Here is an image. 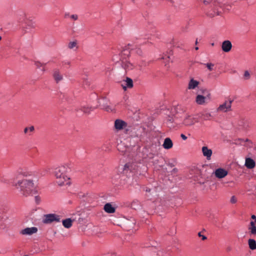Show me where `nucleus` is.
Masks as SVG:
<instances>
[{
	"label": "nucleus",
	"mask_w": 256,
	"mask_h": 256,
	"mask_svg": "<svg viewBox=\"0 0 256 256\" xmlns=\"http://www.w3.org/2000/svg\"><path fill=\"white\" fill-rule=\"evenodd\" d=\"M31 174V172L26 170H18L12 182V185L26 196L33 194L36 192L33 181L27 178Z\"/></svg>",
	"instance_id": "f257e3e1"
},
{
	"label": "nucleus",
	"mask_w": 256,
	"mask_h": 256,
	"mask_svg": "<svg viewBox=\"0 0 256 256\" xmlns=\"http://www.w3.org/2000/svg\"><path fill=\"white\" fill-rule=\"evenodd\" d=\"M130 47L131 45L128 44L119 54H114L113 56L112 60L116 64L121 66L122 68L124 70V74L126 72L134 69L136 66H141V64L138 62H130L128 58L130 54Z\"/></svg>",
	"instance_id": "f03ea898"
},
{
	"label": "nucleus",
	"mask_w": 256,
	"mask_h": 256,
	"mask_svg": "<svg viewBox=\"0 0 256 256\" xmlns=\"http://www.w3.org/2000/svg\"><path fill=\"white\" fill-rule=\"evenodd\" d=\"M70 170V168L68 164L60 166L54 169V174L58 185L63 186L70 184V178L68 175Z\"/></svg>",
	"instance_id": "7ed1b4c3"
},
{
	"label": "nucleus",
	"mask_w": 256,
	"mask_h": 256,
	"mask_svg": "<svg viewBox=\"0 0 256 256\" xmlns=\"http://www.w3.org/2000/svg\"><path fill=\"white\" fill-rule=\"evenodd\" d=\"M203 2L206 5L211 3L214 6V15H220L224 9L228 10L224 0H204Z\"/></svg>",
	"instance_id": "20e7f679"
},
{
	"label": "nucleus",
	"mask_w": 256,
	"mask_h": 256,
	"mask_svg": "<svg viewBox=\"0 0 256 256\" xmlns=\"http://www.w3.org/2000/svg\"><path fill=\"white\" fill-rule=\"evenodd\" d=\"M141 166H143L140 163L128 162L126 164L124 167V171L127 172L128 170L134 174L138 173V169L140 168Z\"/></svg>",
	"instance_id": "39448f33"
},
{
	"label": "nucleus",
	"mask_w": 256,
	"mask_h": 256,
	"mask_svg": "<svg viewBox=\"0 0 256 256\" xmlns=\"http://www.w3.org/2000/svg\"><path fill=\"white\" fill-rule=\"evenodd\" d=\"M60 216L55 214H44L42 218V222L46 224H51L52 222H60Z\"/></svg>",
	"instance_id": "423d86ee"
},
{
	"label": "nucleus",
	"mask_w": 256,
	"mask_h": 256,
	"mask_svg": "<svg viewBox=\"0 0 256 256\" xmlns=\"http://www.w3.org/2000/svg\"><path fill=\"white\" fill-rule=\"evenodd\" d=\"M198 122L197 114L186 115L183 120V124L186 126H190Z\"/></svg>",
	"instance_id": "0eeeda50"
},
{
	"label": "nucleus",
	"mask_w": 256,
	"mask_h": 256,
	"mask_svg": "<svg viewBox=\"0 0 256 256\" xmlns=\"http://www.w3.org/2000/svg\"><path fill=\"white\" fill-rule=\"evenodd\" d=\"M232 100H228L224 102V103L220 105L217 108L218 112H226L231 110L232 104Z\"/></svg>",
	"instance_id": "6e6552de"
},
{
	"label": "nucleus",
	"mask_w": 256,
	"mask_h": 256,
	"mask_svg": "<svg viewBox=\"0 0 256 256\" xmlns=\"http://www.w3.org/2000/svg\"><path fill=\"white\" fill-rule=\"evenodd\" d=\"M127 127V123L124 120L117 119L114 122V130L116 132L122 130Z\"/></svg>",
	"instance_id": "1a4fd4ad"
},
{
	"label": "nucleus",
	"mask_w": 256,
	"mask_h": 256,
	"mask_svg": "<svg viewBox=\"0 0 256 256\" xmlns=\"http://www.w3.org/2000/svg\"><path fill=\"white\" fill-rule=\"evenodd\" d=\"M210 94H208L206 96H204L200 94H198L196 98V102L200 105L204 104L206 102V100H210Z\"/></svg>",
	"instance_id": "9d476101"
},
{
	"label": "nucleus",
	"mask_w": 256,
	"mask_h": 256,
	"mask_svg": "<svg viewBox=\"0 0 256 256\" xmlns=\"http://www.w3.org/2000/svg\"><path fill=\"white\" fill-rule=\"evenodd\" d=\"M215 176L218 178H222L228 174V172L222 168H218L215 170L214 172Z\"/></svg>",
	"instance_id": "9b49d317"
},
{
	"label": "nucleus",
	"mask_w": 256,
	"mask_h": 256,
	"mask_svg": "<svg viewBox=\"0 0 256 256\" xmlns=\"http://www.w3.org/2000/svg\"><path fill=\"white\" fill-rule=\"evenodd\" d=\"M38 232L36 227L26 228L20 230V234L24 236H30Z\"/></svg>",
	"instance_id": "f8f14e48"
},
{
	"label": "nucleus",
	"mask_w": 256,
	"mask_h": 256,
	"mask_svg": "<svg viewBox=\"0 0 256 256\" xmlns=\"http://www.w3.org/2000/svg\"><path fill=\"white\" fill-rule=\"evenodd\" d=\"M133 86V81L132 79L128 77H126V80H124V84H122V86L125 90L127 88H132Z\"/></svg>",
	"instance_id": "ddd939ff"
},
{
	"label": "nucleus",
	"mask_w": 256,
	"mask_h": 256,
	"mask_svg": "<svg viewBox=\"0 0 256 256\" xmlns=\"http://www.w3.org/2000/svg\"><path fill=\"white\" fill-rule=\"evenodd\" d=\"M232 48V44L231 42L228 40H224L222 42V50L225 52H229Z\"/></svg>",
	"instance_id": "4468645a"
},
{
	"label": "nucleus",
	"mask_w": 256,
	"mask_h": 256,
	"mask_svg": "<svg viewBox=\"0 0 256 256\" xmlns=\"http://www.w3.org/2000/svg\"><path fill=\"white\" fill-rule=\"evenodd\" d=\"M200 84V82L194 78L190 79L188 85V89L190 90L196 89Z\"/></svg>",
	"instance_id": "2eb2a0df"
},
{
	"label": "nucleus",
	"mask_w": 256,
	"mask_h": 256,
	"mask_svg": "<svg viewBox=\"0 0 256 256\" xmlns=\"http://www.w3.org/2000/svg\"><path fill=\"white\" fill-rule=\"evenodd\" d=\"M202 150L203 155L206 158V159L208 160H210L212 153V150L209 149L206 146H204L202 148Z\"/></svg>",
	"instance_id": "dca6fc26"
},
{
	"label": "nucleus",
	"mask_w": 256,
	"mask_h": 256,
	"mask_svg": "<svg viewBox=\"0 0 256 256\" xmlns=\"http://www.w3.org/2000/svg\"><path fill=\"white\" fill-rule=\"evenodd\" d=\"M162 146L166 150H169L173 146V142L171 139L169 138H166L164 140Z\"/></svg>",
	"instance_id": "f3484780"
},
{
	"label": "nucleus",
	"mask_w": 256,
	"mask_h": 256,
	"mask_svg": "<svg viewBox=\"0 0 256 256\" xmlns=\"http://www.w3.org/2000/svg\"><path fill=\"white\" fill-rule=\"evenodd\" d=\"M244 165L247 168L252 169L254 168L256 163L254 160L248 158H246Z\"/></svg>",
	"instance_id": "a211bd4d"
},
{
	"label": "nucleus",
	"mask_w": 256,
	"mask_h": 256,
	"mask_svg": "<svg viewBox=\"0 0 256 256\" xmlns=\"http://www.w3.org/2000/svg\"><path fill=\"white\" fill-rule=\"evenodd\" d=\"M178 122L176 118L172 116H168V124L170 127H174L175 124H178Z\"/></svg>",
	"instance_id": "6ab92c4d"
},
{
	"label": "nucleus",
	"mask_w": 256,
	"mask_h": 256,
	"mask_svg": "<svg viewBox=\"0 0 256 256\" xmlns=\"http://www.w3.org/2000/svg\"><path fill=\"white\" fill-rule=\"evenodd\" d=\"M53 76L56 82H58L62 80V76L60 74L58 70H55L54 71Z\"/></svg>",
	"instance_id": "aec40b11"
},
{
	"label": "nucleus",
	"mask_w": 256,
	"mask_h": 256,
	"mask_svg": "<svg viewBox=\"0 0 256 256\" xmlns=\"http://www.w3.org/2000/svg\"><path fill=\"white\" fill-rule=\"evenodd\" d=\"M249 232L251 236L256 235V225L253 222V221L250 222V226L248 228Z\"/></svg>",
	"instance_id": "412c9836"
},
{
	"label": "nucleus",
	"mask_w": 256,
	"mask_h": 256,
	"mask_svg": "<svg viewBox=\"0 0 256 256\" xmlns=\"http://www.w3.org/2000/svg\"><path fill=\"white\" fill-rule=\"evenodd\" d=\"M104 210L108 213L112 214L115 212V208L110 203L106 204L104 206Z\"/></svg>",
	"instance_id": "4be33fe9"
},
{
	"label": "nucleus",
	"mask_w": 256,
	"mask_h": 256,
	"mask_svg": "<svg viewBox=\"0 0 256 256\" xmlns=\"http://www.w3.org/2000/svg\"><path fill=\"white\" fill-rule=\"evenodd\" d=\"M68 48L70 50H76L78 48V44L77 40H73L70 42L68 44Z\"/></svg>",
	"instance_id": "5701e85b"
},
{
	"label": "nucleus",
	"mask_w": 256,
	"mask_h": 256,
	"mask_svg": "<svg viewBox=\"0 0 256 256\" xmlns=\"http://www.w3.org/2000/svg\"><path fill=\"white\" fill-rule=\"evenodd\" d=\"M72 221L73 220L71 218H68L62 220V224L64 228H69L72 226Z\"/></svg>",
	"instance_id": "b1692460"
},
{
	"label": "nucleus",
	"mask_w": 256,
	"mask_h": 256,
	"mask_svg": "<svg viewBox=\"0 0 256 256\" xmlns=\"http://www.w3.org/2000/svg\"><path fill=\"white\" fill-rule=\"evenodd\" d=\"M248 245L251 250H256V241L253 238H250L248 240Z\"/></svg>",
	"instance_id": "393cba45"
},
{
	"label": "nucleus",
	"mask_w": 256,
	"mask_h": 256,
	"mask_svg": "<svg viewBox=\"0 0 256 256\" xmlns=\"http://www.w3.org/2000/svg\"><path fill=\"white\" fill-rule=\"evenodd\" d=\"M34 64L35 66L38 68H40L41 67L46 64L42 63L39 61H35Z\"/></svg>",
	"instance_id": "a878e982"
},
{
	"label": "nucleus",
	"mask_w": 256,
	"mask_h": 256,
	"mask_svg": "<svg viewBox=\"0 0 256 256\" xmlns=\"http://www.w3.org/2000/svg\"><path fill=\"white\" fill-rule=\"evenodd\" d=\"M207 68L209 70L212 71L213 70V67L214 66V64L212 63H207L204 64Z\"/></svg>",
	"instance_id": "bb28decb"
},
{
	"label": "nucleus",
	"mask_w": 256,
	"mask_h": 256,
	"mask_svg": "<svg viewBox=\"0 0 256 256\" xmlns=\"http://www.w3.org/2000/svg\"><path fill=\"white\" fill-rule=\"evenodd\" d=\"M62 66H70V62L69 60H64L62 62Z\"/></svg>",
	"instance_id": "cd10ccee"
},
{
	"label": "nucleus",
	"mask_w": 256,
	"mask_h": 256,
	"mask_svg": "<svg viewBox=\"0 0 256 256\" xmlns=\"http://www.w3.org/2000/svg\"><path fill=\"white\" fill-rule=\"evenodd\" d=\"M92 108H86V107H84L82 108V110L84 112V113H86V114H88L92 110Z\"/></svg>",
	"instance_id": "c85d7f7f"
},
{
	"label": "nucleus",
	"mask_w": 256,
	"mask_h": 256,
	"mask_svg": "<svg viewBox=\"0 0 256 256\" xmlns=\"http://www.w3.org/2000/svg\"><path fill=\"white\" fill-rule=\"evenodd\" d=\"M244 76L246 80H248L250 78V74L248 70L244 72Z\"/></svg>",
	"instance_id": "c756f323"
},
{
	"label": "nucleus",
	"mask_w": 256,
	"mask_h": 256,
	"mask_svg": "<svg viewBox=\"0 0 256 256\" xmlns=\"http://www.w3.org/2000/svg\"><path fill=\"white\" fill-rule=\"evenodd\" d=\"M70 18L72 20H77L78 18V14H74L70 16Z\"/></svg>",
	"instance_id": "7c9ffc66"
},
{
	"label": "nucleus",
	"mask_w": 256,
	"mask_h": 256,
	"mask_svg": "<svg viewBox=\"0 0 256 256\" xmlns=\"http://www.w3.org/2000/svg\"><path fill=\"white\" fill-rule=\"evenodd\" d=\"M34 200H35L37 204H38L40 203L41 199H40V198L38 196H34Z\"/></svg>",
	"instance_id": "2f4dec72"
},
{
	"label": "nucleus",
	"mask_w": 256,
	"mask_h": 256,
	"mask_svg": "<svg viewBox=\"0 0 256 256\" xmlns=\"http://www.w3.org/2000/svg\"><path fill=\"white\" fill-rule=\"evenodd\" d=\"M104 108L108 112H112V108L109 106H104Z\"/></svg>",
	"instance_id": "473e14b6"
},
{
	"label": "nucleus",
	"mask_w": 256,
	"mask_h": 256,
	"mask_svg": "<svg viewBox=\"0 0 256 256\" xmlns=\"http://www.w3.org/2000/svg\"><path fill=\"white\" fill-rule=\"evenodd\" d=\"M230 202L232 204H234L236 202V199L234 196H232L230 200Z\"/></svg>",
	"instance_id": "72a5a7b5"
},
{
	"label": "nucleus",
	"mask_w": 256,
	"mask_h": 256,
	"mask_svg": "<svg viewBox=\"0 0 256 256\" xmlns=\"http://www.w3.org/2000/svg\"><path fill=\"white\" fill-rule=\"evenodd\" d=\"M198 236L199 237H201L202 240H205L206 239V237L205 236L202 234L200 232L198 233Z\"/></svg>",
	"instance_id": "f704fd0d"
},
{
	"label": "nucleus",
	"mask_w": 256,
	"mask_h": 256,
	"mask_svg": "<svg viewBox=\"0 0 256 256\" xmlns=\"http://www.w3.org/2000/svg\"><path fill=\"white\" fill-rule=\"evenodd\" d=\"M180 137L183 140H186L187 139V136H186L184 134H180Z\"/></svg>",
	"instance_id": "c9c22d12"
},
{
	"label": "nucleus",
	"mask_w": 256,
	"mask_h": 256,
	"mask_svg": "<svg viewBox=\"0 0 256 256\" xmlns=\"http://www.w3.org/2000/svg\"><path fill=\"white\" fill-rule=\"evenodd\" d=\"M34 28V26H33L32 24H28L26 27V28L30 29L31 28Z\"/></svg>",
	"instance_id": "e433bc0d"
},
{
	"label": "nucleus",
	"mask_w": 256,
	"mask_h": 256,
	"mask_svg": "<svg viewBox=\"0 0 256 256\" xmlns=\"http://www.w3.org/2000/svg\"><path fill=\"white\" fill-rule=\"evenodd\" d=\"M64 16L65 18L70 17V14L68 12H65Z\"/></svg>",
	"instance_id": "4c0bfd02"
},
{
	"label": "nucleus",
	"mask_w": 256,
	"mask_h": 256,
	"mask_svg": "<svg viewBox=\"0 0 256 256\" xmlns=\"http://www.w3.org/2000/svg\"><path fill=\"white\" fill-rule=\"evenodd\" d=\"M34 130V127L33 126H32L28 128V131L33 132Z\"/></svg>",
	"instance_id": "58836bf2"
},
{
	"label": "nucleus",
	"mask_w": 256,
	"mask_h": 256,
	"mask_svg": "<svg viewBox=\"0 0 256 256\" xmlns=\"http://www.w3.org/2000/svg\"><path fill=\"white\" fill-rule=\"evenodd\" d=\"M152 190V189H150V188H148L147 187L146 188V190H145L146 192H150Z\"/></svg>",
	"instance_id": "ea45409f"
},
{
	"label": "nucleus",
	"mask_w": 256,
	"mask_h": 256,
	"mask_svg": "<svg viewBox=\"0 0 256 256\" xmlns=\"http://www.w3.org/2000/svg\"><path fill=\"white\" fill-rule=\"evenodd\" d=\"M28 131V128L26 127L24 129V134H26Z\"/></svg>",
	"instance_id": "a19ab883"
},
{
	"label": "nucleus",
	"mask_w": 256,
	"mask_h": 256,
	"mask_svg": "<svg viewBox=\"0 0 256 256\" xmlns=\"http://www.w3.org/2000/svg\"><path fill=\"white\" fill-rule=\"evenodd\" d=\"M251 218L252 219V220H256V216L254 214H252V216H251Z\"/></svg>",
	"instance_id": "79ce46f5"
},
{
	"label": "nucleus",
	"mask_w": 256,
	"mask_h": 256,
	"mask_svg": "<svg viewBox=\"0 0 256 256\" xmlns=\"http://www.w3.org/2000/svg\"><path fill=\"white\" fill-rule=\"evenodd\" d=\"M210 116V114H206V117H208V116Z\"/></svg>",
	"instance_id": "37998d69"
},
{
	"label": "nucleus",
	"mask_w": 256,
	"mask_h": 256,
	"mask_svg": "<svg viewBox=\"0 0 256 256\" xmlns=\"http://www.w3.org/2000/svg\"><path fill=\"white\" fill-rule=\"evenodd\" d=\"M42 72H45V69H44V68H43L42 69Z\"/></svg>",
	"instance_id": "c03bdc74"
},
{
	"label": "nucleus",
	"mask_w": 256,
	"mask_h": 256,
	"mask_svg": "<svg viewBox=\"0 0 256 256\" xmlns=\"http://www.w3.org/2000/svg\"><path fill=\"white\" fill-rule=\"evenodd\" d=\"M166 58H168V60L170 59V56H168Z\"/></svg>",
	"instance_id": "a18cd8bd"
},
{
	"label": "nucleus",
	"mask_w": 256,
	"mask_h": 256,
	"mask_svg": "<svg viewBox=\"0 0 256 256\" xmlns=\"http://www.w3.org/2000/svg\"><path fill=\"white\" fill-rule=\"evenodd\" d=\"M253 222L254 224L255 225H256V220L253 221Z\"/></svg>",
	"instance_id": "49530a36"
},
{
	"label": "nucleus",
	"mask_w": 256,
	"mask_h": 256,
	"mask_svg": "<svg viewBox=\"0 0 256 256\" xmlns=\"http://www.w3.org/2000/svg\"><path fill=\"white\" fill-rule=\"evenodd\" d=\"M198 47H196V48H195V50H198Z\"/></svg>",
	"instance_id": "de8ad7c7"
},
{
	"label": "nucleus",
	"mask_w": 256,
	"mask_h": 256,
	"mask_svg": "<svg viewBox=\"0 0 256 256\" xmlns=\"http://www.w3.org/2000/svg\"><path fill=\"white\" fill-rule=\"evenodd\" d=\"M25 30V32H29V30Z\"/></svg>",
	"instance_id": "09e8293b"
},
{
	"label": "nucleus",
	"mask_w": 256,
	"mask_h": 256,
	"mask_svg": "<svg viewBox=\"0 0 256 256\" xmlns=\"http://www.w3.org/2000/svg\"><path fill=\"white\" fill-rule=\"evenodd\" d=\"M211 45H212V46H214V43H212V44H211Z\"/></svg>",
	"instance_id": "8fccbe9b"
},
{
	"label": "nucleus",
	"mask_w": 256,
	"mask_h": 256,
	"mask_svg": "<svg viewBox=\"0 0 256 256\" xmlns=\"http://www.w3.org/2000/svg\"><path fill=\"white\" fill-rule=\"evenodd\" d=\"M197 43H198V41L196 40V44H197Z\"/></svg>",
	"instance_id": "3c124183"
},
{
	"label": "nucleus",
	"mask_w": 256,
	"mask_h": 256,
	"mask_svg": "<svg viewBox=\"0 0 256 256\" xmlns=\"http://www.w3.org/2000/svg\"><path fill=\"white\" fill-rule=\"evenodd\" d=\"M138 174H140V172H138Z\"/></svg>",
	"instance_id": "603ef678"
},
{
	"label": "nucleus",
	"mask_w": 256,
	"mask_h": 256,
	"mask_svg": "<svg viewBox=\"0 0 256 256\" xmlns=\"http://www.w3.org/2000/svg\"><path fill=\"white\" fill-rule=\"evenodd\" d=\"M24 256H27V255H24Z\"/></svg>",
	"instance_id": "864d4df0"
},
{
	"label": "nucleus",
	"mask_w": 256,
	"mask_h": 256,
	"mask_svg": "<svg viewBox=\"0 0 256 256\" xmlns=\"http://www.w3.org/2000/svg\"><path fill=\"white\" fill-rule=\"evenodd\" d=\"M1 40V37L0 36V40Z\"/></svg>",
	"instance_id": "5fc2aeb1"
}]
</instances>
